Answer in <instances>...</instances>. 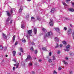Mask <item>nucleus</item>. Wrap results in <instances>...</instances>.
<instances>
[{
  "label": "nucleus",
  "mask_w": 74,
  "mask_h": 74,
  "mask_svg": "<svg viewBox=\"0 0 74 74\" xmlns=\"http://www.w3.org/2000/svg\"><path fill=\"white\" fill-rule=\"evenodd\" d=\"M66 49H65V51H69L70 48V45H68L66 47Z\"/></svg>",
  "instance_id": "1"
},
{
  "label": "nucleus",
  "mask_w": 74,
  "mask_h": 74,
  "mask_svg": "<svg viewBox=\"0 0 74 74\" xmlns=\"http://www.w3.org/2000/svg\"><path fill=\"white\" fill-rule=\"evenodd\" d=\"M27 32L28 34L29 35V36H32L31 34H32V33L33 32V31L32 29H31V30H27Z\"/></svg>",
  "instance_id": "2"
},
{
  "label": "nucleus",
  "mask_w": 74,
  "mask_h": 74,
  "mask_svg": "<svg viewBox=\"0 0 74 74\" xmlns=\"http://www.w3.org/2000/svg\"><path fill=\"white\" fill-rule=\"evenodd\" d=\"M49 24L51 26H53V20L52 19H50V22L49 23Z\"/></svg>",
  "instance_id": "3"
},
{
  "label": "nucleus",
  "mask_w": 74,
  "mask_h": 74,
  "mask_svg": "<svg viewBox=\"0 0 74 74\" xmlns=\"http://www.w3.org/2000/svg\"><path fill=\"white\" fill-rule=\"evenodd\" d=\"M71 30V29H70L68 30V35H70V34H71V33L72 32Z\"/></svg>",
  "instance_id": "4"
},
{
  "label": "nucleus",
  "mask_w": 74,
  "mask_h": 74,
  "mask_svg": "<svg viewBox=\"0 0 74 74\" xmlns=\"http://www.w3.org/2000/svg\"><path fill=\"white\" fill-rule=\"evenodd\" d=\"M6 12H7V14L8 16H9V17H10L11 16V14L10 13V12L8 11H6Z\"/></svg>",
  "instance_id": "5"
},
{
  "label": "nucleus",
  "mask_w": 74,
  "mask_h": 74,
  "mask_svg": "<svg viewBox=\"0 0 74 74\" xmlns=\"http://www.w3.org/2000/svg\"><path fill=\"white\" fill-rule=\"evenodd\" d=\"M32 59V58H31V56H30L29 55L28 56H27V58L25 60L26 62V61L28 59Z\"/></svg>",
  "instance_id": "6"
},
{
  "label": "nucleus",
  "mask_w": 74,
  "mask_h": 74,
  "mask_svg": "<svg viewBox=\"0 0 74 74\" xmlns=\"http://www.w3.org/2000/svg\"><path fill=\"white\" fill-rule=\"evenodd\" d=\"M48 36H51V35H53V33L51 31H50L49 32H48Z\"/></svg>",
  "instance_id": "7"
},
{
  "label": "nucleus",
  "mask_w": 74,
  "mask_h": 74,
  "mask_svg": "<svg viewBox=\"0 0 74 74\" xmlns=\"http://www.w3.org/2000/svg\"><path fill=\"white\" fill-rule=\"evenodd\" d=\"M68 10L69 11L71 12H73L74 11V9H73L72 8H69L68 9Z\"/></svg>",
  "instance_id": "8"
},
{
  "label": "nucleus",
  "mask_w": 74,
  "mask_h": 74,
  "mask_svg": "<svg viewBox=\"0 0 74 74\" xmlns=\"http://www.w3.org/2000/svg\"><path fill=\"white\" fill-rule=\"evenodd\" d=\"M10 20H11V18L8 17L6 20V21L7 22H9V21H10Z\"/></svg>",
  "instance_id": "9"
},
{
  "label": "nucleus",
  "mask_w": 74,
  "mask_h": 74,
  "mask_svg": "<svg viewBox=\"0 0 74 74\" xmlns=\"http://www.w3.org/2000/svg\"><path fill=\"white\" fill-rule=\"evenodd\" d=\"M12 54L13 55V56H14L16 55V51H13L12 52Z\"/></svg>",
  "instance_id": "10"
},
{
  "label": "nucleus",
  "mask_w": 74,
  "mask_h": 74,
  "mask_svg": "<svg viewBox=\"0 0 74 74\" xmlns=\"http://www.w3.org/2000/svg\"><path fill=\"white\" fill-rule=\"evenodd\" d=\"M42 49L43 51H47V47H42Z\"/></svg>",
  "instance_id": "11"
},
{
  "label": "nucleus",
  "mask_w": 74,
  "mask_h": 74,
  "mask_svg": "<svg viewBox=\"0 0 74 74\" xmlns=\"http://www.w3.org/2000/svg\"><path fill=\"white\" fill-rule=\"evenodd\" d=\"M55 41L56 42H58V41H59V39L57 38V37H55Z\"/></svg>",
  "instance_id": "12"
},
{
  "label": "nucleus",
  "mask_w": 74,
  "mask_h": 74,
  "mask_svg": "<svg viewBox=\"0 0 74 74\" xmlns=\"http://www.w3.org/2000/svg\"><path fill=\"white\" fill-rule=\"evenodd\" d=\"M42 30L43 31V32H44V33H46V32H47V29L44 28H43L42 29Z\"/></svg>",
  "instance_id": "13"
},
{
  "label": "nucleus",
  "mask_w": 74,
  "mask_h": 74,
  "mask_svg": "<svg viewBox=\"0 0 74 74\" xmlns=\"http://www.w3.org/2000/svg\"><path fill=\"white\" fill-rule=\"evenodd\" d=\"M55 29L56 32H59L60 31V29H59V28H55Z\"/></svg>",
  "instance_id": "14"
},
{
  "label": "nucleus",
  "mask_w": 74,
  "mask_h": 74,
  "mask_svg": "<svg viewBox=\"0 0 74 74\" xmlns=\"http://www.w3.org/2000/svg\"><path fill=\"white\" fill-rule=\"evenodd\" d=\"M22 7V6H21V8H20V9H19V12H22V11L23 9L21 8V7Z\"/></svg>",
  "instance_id": "15"
},
{
  "label": "nucleus",
  "mask_w": 74,
  "mask_h": 74,
  "mask_svg": "<svg viewBox=\"0 0 74 74\" xmlns=\"http://www.w3.org/2000/svg\"><path fill=\"white\" fill-rule=\"evenodd\" d=\"M20 50L21 51V52H22L23 53V49L22 48V47H20Z\"/></svg>",
  "instance_id": "16"
},
{
  "label": "nucleus",
  "mask_w": 74,
  "mask_h": 74,
  "mask_svg": "<svg viewBox=\"0 0 74 74\" xmlns=\"http://www.w3.org/2000/svg\"><path fill=\"white\" fill-rule=\"evenodd\" d=\"M54 10H55L54 8L51 9L50 11L51 12V13H53V12H54Z\"/></svg>",
  "instance_id": "17"
},
{
  "label": "nucleus",
  "mask_w": 74,
  "mask_h": 74,
  "mask_svg": "<svg viewBox=\"0 0 74 74\" xmlns=\"http://www.w3.org/2000/svg\"><path fill=\"white\" fill-rule=\"evenodd\" d=\"M3 37L4 38H7V35H6L4 34H3Z\"/></svg>",
  "instance_id": "18"
},
{
  "label": "nucleus",
  "mask_w": 74,
  "mask_h": 74,
  "mask_svg": "<svg viewBox=\"0 0 74 74\" xmlns=\"http://www.w3.org/2000/svg\"><path fill=\"white\" fill-rule=\"evenodd\" d=\"M37 28H34V32L35 34H36V33H37Z\"/></svg>",
  "instance_id": "19"
},
{
  "label": "nucleus",
  "mask_w": 74,
  "mask_h": 74,
  "mask_svg": "<svg viewBox=\"0 0 74 74\" xmlns=\"http://www.w3.org/2000/svg\"><path fill=\"white\" fill-rule=\"evenodd\" d=\"M62 43H63V44H64V45H67V42H66L65 41H62Z\"/></svg>",
  "instance_id": "20"
},
{
  "label": "nucleus",
  "mask_w": 74,
  "mask_h": 74,
  "mask_svg": "<svg viewBox=\"0 0 74 74\" xmlns=\"http://www.w3.org/2000/svg\"><path fill=\"white\" fill-rule=\"evenodd\" d=\"M71 0H66V2L67 4H69L70 3V2H69V1H71Z\"/></svg>",
  "instance_id": "21"
},
{
  "label": "nucleus",
  "mask_w": 74,
  "mask_h": 74,
  "mask_svg": "<svg viewBox=\"0 0 74 74\" xmlns=\"http://www.w3.org/2000/svg\"><path fill=\"white\" fill-rule=\"evenodd\" d=\"M30 50L32 51H34V49L33 48V47H31L30 48Z\"/></svg>",
  "instance_id": "22"
},
{
  "label": "nucleus",
  "mask_w": 74,
  "mask_h": 74,
  "mask_svg": "<svg viewBox=\"0 0 74 74\" xmlns=\"http://www.w3.org/2000/svg\"><path fill=\"white\" fill-rule=\"evenodd\" d=\"M62 4L64 5H65V6H68V5L66 4L64 2H62Z\"/></svg>",
  "instance_id": "23"
},
{
  "label": "nucleus",
  "mask_w": 74,
  "mask_h": 74,
  "mask_svg": "<svg viewBox=\"0 0 74 74\" xmlns=\"http://www.w3.org/2000/svg\"><path fill=\"white\" fill-rule=\"evenodd\" d=\"M49 36H48V34L47 35V34H46V35H45L44 38H46V37H49Z\"/></svg>",
  "instance_id": "24"
},
{
  "label": "nucleus",
  "mask_w": 74,
  "mask_h": 74,
  "mask_svg": "<svg viewBox=\"0 0 74 74\" xmlns=\"http://www.w3.org/2000/svg\"><path fill=\"white\" fill-rule=\"evenodd\" d=\"M19 63H18L16 65V69H18V66H19Z\"/></svg>",
  "instance_id": "25"
},
{
  "label": "nucleus",
  "mask_w": 74,
  "mask_h": 74,
  "mask_svg": "<svg viewBox=\"0 0 74 74\" xmlns=\"http://www.w3.org/2000/svg\"><path fill=\"white\" fill-rule=\"evenodd\" d=\"M16 36L15 35H14L13 36V41H14L15 40V38Z\"/></svg>",
  "instance_id": "26"
},
{
  "label": "nucleus",
  "mask_w": 74,
  "mask_h": 74,
  "mask_svg": "<svg viewBox=\"0 0 74 74\" xmlns=\"http://www.w3.org/2000/svg\"><path fill=\"white\" fill-rule=\"evenodd\" d=\"M64 64H68V63L67 62H66L64 61H63Z\"/></svg>",
  "instance_id": "27"
},
{
  "label": "nucleus",
  "mask_w": 74,
  "mask_h": 74,
  "mask_svg": "<svg viewBox=\"0 0 74 74\" xmlns=\"http://www.w3.org/2000/svg\"><path fill=\"white\" fill-rule=\"evenodd\" d=\"M57 73L56 71H54L53 72V74H57Z\"/></svg>",
  "instance_id": "28"
},
{
  "label": "nucleus",
  "mask_w": 74,
  "mask_h": 74,
  "mask_svg": "<svg viewBox=\"0 0 74 74\" xmlns=\"http://www.w3.org/2000/svg\"><path fill=\"white\" fill-rule=\"evenodd\" d=\"M0 49L2 50L3 49V46L1 45H0Z\"/></svg>",
  "instance_id": "29"
},
{
  "label": "nucleus",
  "mask_w": 74,
  "mask_h": 74,
  "mask_svg": "<svg viewBox=\"0 0 74 74\" xmlns=\"http://www.w3.org/2000/svg\"><path fill=\"white\" fill-rule=\"evenodd\" d=\"M49 63H51L52 62V60L51 59H50L49 60Z\"/></svg>",
  "instance_id": "30"
},
{
  "label": "nucleus",
  "mask_w": 74,
  "mask_h": 74,
  "mask_svg": "<svg viewBox=\"0 0 74 74\" xmlns=\"http://www.w3.org/2000/svg\"><path fill=\"white\" fill-rule=\"evenodd\" d=\"M53 59L54 60H56V58H55V56H53Z\"/></svg>",
  "instance_id": "31"
},
{
  "label": "nucleus",
  "mask_w": 74,
  "mask_h": 74,
  "mask_svg": "<svg viewBox=\"0 0 74 74\" xmlns=\"http://www.w3.org/2000/svg\"><path fill=\"white\" fill-rule=\"evenodd\" d=\"M56 44L57 45L55 47V48H57L59 47V45H58V43H57Z\"/></svg>",
  "instance_id": "32"
},
{
  "label": "nucleus",
  "mask_w": 74,
  "mask_h": 74,
  "mask_svg": "<svg viewBox=\"0 0 74 74\" xmlns=\"http://www.w3.org/2000/svg\"><path fill=\"white\" fill-rule=\"evenodd\" d=\"M26 41V40L25 39L22 40V42H25Z\"/></svg>",
  "instance_id": "33"
},
{
  "label": "nucleus",
  "mask_w": 74,
  "mask_h": 74,
  "mask_svg": "<svg viewBox=\"0 0 74 74\" xmlns=\"http://www.w3.org/2000/svg\"><path fill=\"white\" fill-rule=\"evenodd\" d=\"M37 52H38V51H37V50H36L34 51L35 54H37Z\"/></svg>",
  "instance_id": "34"
},
{
  "label": "nucleus",
  "mask_w": 74,
  "mask_h": 74,
  "mask_svg": "<svg viewBox=\"0 0 74 74\" xmlns=\"http://www.w3.org/2000/svg\"><path fill=\"white\" fill-rule=\"evenodd\" d=\"M37 20H38V21H41V18L39 17H38L37 18Z\"/></svg>",
  "instance_id": "35"
},
{
  "label": "nucleus",
  "mask_w": 74,
  "mask_h": 74,
  "mask_svg": "<svg viewBox=\"0 0 74 74\" xmlns=\"http://www.w3.org/2000/svg\"><path fill=\"white\" fill-rule=\"evenodd\" d=\"M15 69H16L15 67H13V71H15Z\"/></svg>",
  "instance_id": "36"
},
{
  "label": "nucleus",
  "mask_w": 74,
  "mask_h": 74,
  "mask_svg": "<svg viewBox=\"0 0 74 74\" xmlns=\"http://www.w3.org/2000/svg\"><path fill=\"white\" fill-rule=\"evenodd\" d=\"M64 29L65 30H66L67 29V28L66 27H64Z\"/></svg>",
  "instance_id": "37"
},
{
  "label": "nucleus",
  "mask_w": 74,
  "mask_h": 74,
  "mask_svg": "<svg viewBox=\"0 0 74 74\" xmlns=\"http://www.w3.org/2000/svg\"><path fill=\"white\" fill-rule=\"evenodd\" d=\"M18 42L16 41L15 43V45H18Z\"/></svg>",
  "instance_id": "38"
},
{
  "label": "nucleus",
  "mask_w": 74,
  "mask_h": 74,
  "mask_svg": "<svg viewBox=\"0 0 74 74\" xmlns=\"http://www.w3.org/2000/svg\"><path fill=\"white\" fill-rule=\"evenodd\" d=\"M72 36L73 38L74 39V32H73V34H72Z\"/></svg>",
  "instance_id": "39"
},
{
  "label": "nucleus",
  "mask_w": 74,
  "mask_h": 74,
  "mask_svg": "<svg viewBox=\"0 0 74 74\" xmlns=\"http://www.w3.org/2000/svg\"><path fill=\"white\" fill-rule=\"evenodd\" d=\"M51 55H52V53H51V52H50L49 53V56H51Z\"/></svg>",
  "instance_id": "40"
},
{
  "label": "nucleus",
  "mask_w": 74,
  "mask_h": 74,
  "mask_svg": "<svg viewBox=\"0 0 74 74\" xmlns=\"http://www.w3.org/2000/svg\"><path fill=\"white\" fill-rule=\"evenodd\" d=\"M13 12V11L12 10H10V12L11 14H12Z\"/></svg>",
  "instance_id": "41"
},
{
  "label": "nucleus",
  "mask_w": 74,
  "mask_h": 74,
  "mask_svg": "<svg viewBox=\"0 0 74 74\" xmlns=\"http://www.w3.org/2000/svg\"><path fill=\"white\" fill-rule=\"evenodd\" d=\"M29 66H32V63H31V62L30 63H29Z\"/></svg>",
  "instance_id": "42"
},
{
  "label": "nucleus",
  "mask_w": 74,
  "mask_h": 74,
  "mask_svg": "<svg viewBox=\"0 0 74 74\" xmlns=\"http://www.w3.org/2000/svg\"><path fill=\"white\" fill-rule=\"evenodd\" d=\"M10 24H11V23H12V20H11L10 22Z\"/></svg>",
  "instance_id": "43"
},
{
  "label": "nucleus",
  "mask_w": 74,
  "mask_h": 74,
  "mask_svg": "<svg viewBox=\"0 0 74 74\" xmlns=\"http://www.w3.org/2000/svg\"><path fill=\"white\" fill-rule=\"evenodd\" d=\"M31 18L32 19H35V18H34V17H31Z\"/></svg>",
  "instance_id": "44"
},
{
  "label": "nucleus",
  "mask_w": 74,
  "mask_h": 74,
  "mask_svg": "<svg viewBox=\"0 0 74 74\" xmlns=\"http://www.w3.org/2000/svg\"><path fill=\"white\" fill-rule=\"evenodd\" d=\"M60 47H63V45H62V44H60Z\"/></svg>",
  "instance_id": "45"
},
{
  "label": "nucleus",
  "mask_w": 74,
  "mask_h": 74,
  "mask_svg": "<svg viewBox=\"0 0 74 74\" xmlns=\"http://www.w3.org/2000/svg\"><path fill=\"white\" fill-rule=\"evenodd\" d=\"M60 53V51H58L57 53L58 54H59V53Z\"/></svg>",
  "instance_id": "46"
},
{
  "label": "nucleus",
  "mask_w": 74,
  "mask_h": 74,
  "mask_svg": "<svg viewBox=\"0 0 74 74\" xmlns=\"http://www.w3.org/2000/svg\"><path fill=\"white\" fill-rule=\"evenodd\" d=\"M13 61H14V62H16V60H15V59H14Z\"/></svg>",
  "instance_id": "47"
},
{
  "label": "nucleus",
  "mask_w": 74,
  "mask_h": 74,
  "mask_svg": "<svg viewBox=\"0 0 74 74\" xmlns=\"http://www.w3.org/2000/svg\"><path fill=\"white\" fill-rule=\"evenodd\" d=\"M62 70V68H61V67H60L59 68L58 70Z\"/></svg>",
  "instance_id": "48"
},
{
  "label": "nucleus",
  "mask_w": 74,
  "mask_h": 74,
  "mask_svg": "<svg viewBox=\"0 0 74 74\" xmlns=\"http://www.w3.org/2000/svg\"><path fill=\"white\" fill-rule=\"evenodd\" d=\"M39 62H42V60H38Z\"/></svg>",
  "instance_id": "49"
},
{
  "label": "nucleus",
  "mask_w": 74,
  "mask_h": 74,
  "mask_svg": "<svg viewBox=\"0 0 74 74\" xmlns=\"http://www.w3.org/2000/svg\"><path fill=\"white\" fill-rule=\"evenodd\" d=\"M19 55H20V56H21V55H22V54H21V53H19Z\"/></svg>",
  "instance_id": "50"
},
{
  "label": "nucleus",
  "mask_w": 74,
  "mask_h": 74,
  "mask_svg": "<svg viewBox=\"0 0 74 74\" xmlns=\"http://www.w3.org/2000/svg\"><path fill=\"white\" fill-rule=\"evenodd\" d=\"M32 74H35V73L34 72V71H32Z\"/></svg>",
  "instance_id": "51"
},
{
  "label": "nucleus",
  "mask_w": 74,
  "mask_h": 74,
  "mask_svg": "<svg viewBox=\"0 0 74 74\" xmlns=\"http://www.w3.org/2000/svg\"><path fill=\"white\" fill-rule=\"evenodd\" d=\"M32 45H35V44L34 43V42H32Z\"/></svg>",
  "instance_id": "52"
},
{
  "label": "nucleus",
  "mask_w": 74,
  "mask_h": 74,
  "mask_svg": "<svg viewBox=\"0 0 74 74\" xmlns=\"http://www.w3.org/2000/svg\"><path fill=\"white\" fill-rule=\"evenodd\" d=\"M13 65L14 66H16V64H14Z\"/></svg>",
  "instance_id": "53"
},
{
  "label": "nucleus",
  "mask_w": 74,
  "mask_h": 74,
  "mask_svg": "<svg viewBox=\"0 0 74 74\" xmlns=\"http://www.w3.org/2000/svg\"><path fill=\"white\" fill-rule=\"evenodd\" d=\"M21 28H22V29H24V27L22 25Z\"/></svg>",
  "instance_id": "54"
},
{
  "label": "nucleus",
  "mask_w": 74,
  "mask_h": 74,
  "mask_svg": "<svg viewBox=\"0 0 74 74\" xmlns=\"http://www.w3.org/2000/svg\"><path fill=\"white\" fill-rule=\"evenodd\" d=\"M70 73V74H73V72H72V71H71V72Z\"/></svg>",
  "instance_id": "55"
},
{
  "label": "nucleus",
  "mask_w": 74,
  "mask_h": 74,
  "mask_svg": "<svg viewBox=\"0 0 74 74\" xmlns=\"http://www.w3.org/2000/svg\"><path fill=\"white\" fill-rule=\"evenodd\" d=\"M72 5H74V3H72Z\"/></svg>",
  "instance_id": "56"
},
{
  "label": "nucleus",
  "mask_w": 74,
  "mask_h": 74,
  "mask_svg": "<svg viewBox=\"0 0 74 74\" xmlns=\"http://www.w3.org/2000/svg\"><path fill=\"white\" fill-rule=\"evenodd\" d=\"M34 65H37V63H34Z\"/></svg>",
  "instance_id": "57"
},
{
  "label": "nucleus",
  "mask_w": 74,
  "mask_h": 74,
  "mask_svg": "<svg viewBox=\"0 0 74 74\" xmlns=\"http://www.w3.org/2000/svg\"><path fill=\"white\" fill-rule=\"evenodd\" d=\"M65 59H66V60H68L69 58H66Z\"/></svg>",
  "instance_id": "58"
},
{
  "label": "nucleus",
  "mask_w": 74,
  "mask_h": 74,
  "mask_svg": "<svg viewBox=\"0 0 74 74\" xmlns=\"http://www.w3.org/2000/svg\"><path fill=\"white\" fill-rule=\"evenodd\" d=\"M5 57H8V55H5Z\"/></svg>",
  "instance_id": "59"
},
{
  "label": "nucleus",
  "mask_w": 74,
  "mask_h": 74,
  "mask_svg": "<svg viewBox=\"0 0 74 74\" xmlns=\"http://www.w3.org/2000/svg\"><path fill=\"white\" fill-rule=\"evenodd\" d=\"M27 1H31V0H27Z\"/></svg>",
  "instance_id": "60"
},
{
  "label": "nucleus",
  "mask_w": 74,
  "mask_h": 74,
  "mask_svg": "<svg viewBox=\"0 0 74 74\" xmlns=\"http://www.w3.org/2000/svg\"><path fill=\"white\" fill-rule=\"evenodd\" d=\"M70 26H71V27H72V25L71 24L70 25Z\"/></svg>",
  "instance_id": "61"
},
{
  "label": "nucleus",
  "mask_w": 74,
  "mask_h": 74,
  "mask_svg": "<svg viewBox=\"0 0 74 74\" xmlns=\"http://www.w3.org/2000/svg\"><path fill=\"white\" fill-rule=\"evenodd\" d=\"M65 18L66 19V20L68 19V18Z\"/></svg>",
  "instance_id": "62"
},
{
  "label": "nucleus",
  "mask_w": 74,
  "mask_h": 74,
  "mask_svg": "<svg viewBox=\"0 0 74 74\" xmlns=\"http://www.w3.org/2000/svg\"><path fill=\"white\" fill-rule=\"evenodd\" d=\"M70 55H71L72 54H71V53H70Z\"/></svg>",
  "instance_id": "63"
},
{
  "label": "nucleus",
  "mask_w": 74,
  "mask_h": 74,
  "mask_svg": "<svg viewBox=\"0 0 74 74\" xmlns=\"http://www.w3.org/2000/svg\"><path fill=\"white\" fill-rule=\"evenodd\" d=\"M35 59H37V58H35Z\"/></svg>",
  "instance_id": "64"
}]
</instances>
